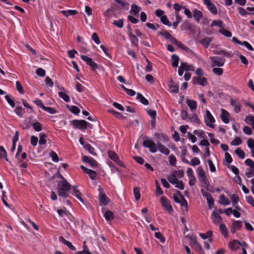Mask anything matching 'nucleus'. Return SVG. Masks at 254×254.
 <instances>
[{
  "label": "nucleus",
  "instance_id": "nucleus-10",
  "mask_svg": "<svg viewBox=\"0 0 254 254\" xmlns=\"http://www.w3.org/2000/svg\"><path fill=\"white\" fill-rule=\"evenodd\" d=\"M211 60L212 63V66H221L224 64L225 60L224 58H221L218 57H214L211 58Z\"/></svg>",
  "mask_w": 254,
  "mask_h": 254
},
{
  "label": "nucleus",
  "instance_id": "nucleus-5",
  "mask_svg": "<svg viewBox=\"0 0 254 254\" xmlns=\"http://www.w3.org/2000/svg\"><path fill=\"white\" fill-rule=\"evenodd\" d=\"M99 191V200L101 203L104 205H107L109 204L110 199L107 196L106 194L103 192L102 188L99 187L98 188Z\"/></svg>",
  "mask_w": 254,
  "mask_h": 254
},
{
  "label": "nucleus",
  "instance_id": "nucleus-47",
  "mask_svg": "<svg viewBox=\"0 0 254 254\" xmlns=\"http://www.w3.org/2000/svg\"><path fill=\"white\" fill-rule=\"evenodd\" d=\"M59 96L60 98H61L63 100H64L66 102H70V98L69 96L65 93L63 92H59Z\"/></svg>",
  "mask_w": 254,
  "mask_h": 254
},
{
  "label": "nucleus",
  "instance_id": "nucleus-41",
  "mask_svg": "<svg viewBox=\"0 0 254 254\" xmlns=\"http://www.w3.org/2000/svg\"><path fill=\"white\" fill-rule=\"evenodd\" d=\"M168 180L172 184L175 185V184L177 183V182L178 181V179L177 178V176H176V175L172 173V175L168 177Z\"/></svg>",
  "mask_w": 254,
  "mask_h": 254
},
{
  "label": "nucleus",
  "instance_id": "nucleus-48",
  "mask_svg": "<svg viewBox=\"0 0 254 254\" xmlns=\"http://www.w3.org/2000/svg\"><path fill=\"white\" fill-rule=\"evenodd\" d=\"M197 174L198 179L206 176L203 169L201 166L197 168Z\"/></svg>",
  "mask_w": 254,
  "mask_h": 254
},
{
  "label": "nucleus",
  "instance_id": "nucleus-13",
  "mask_svg": "<svg viewBox=\"0 0 254 254\" xmlns=\"http://www.w3.org/2000/svg\"><path fill=\"white\" fill-rule=\"evenodd\" d=\"M241 246V242L237 240H234L228 244V247L233 251L237 250Z\"/></svg>",
  "mask_w": 254,
  "mask_h": 254
},
{
  "label": "nucleus",
  "instance_id": "nucleus-46",
  "mask_svg": "<svg viewBox=\"0 0 254 254\" xmlns=\"http://www.w3.org/2000/svg\"><path fill=\"white\" fill-rule=\"evenodd\" d=\"M133 194L136 200H138L140 198V189L138 187L133 188Z\"/></svg>",
  "mask_w": 254,
  "mask_h": 254
},
{
  "label": "nucleus",
  "instance_id": "nucleus-51",
  "mask_svg": "<svg viewBox=\"0 0 254 254\" xmlns=\"http://www.w3.org/2000/svg\"><path fill=\"white\" fill-rule=\"evenodd\" d=\"M169 162L172 166H175L177 164L176 157L174 155H170L169 157Z\"/></svg>",
  "mask_w": 254,
  "mask_h": 254
},
{
  "label": "nucleus",
  "instance_id": "nucleus-29",
  "mask_svg": "<svg viewBox=\"0 0 254 254\" xmlns=\"http://www.w3.org/2000/svg\"><path fill=\"white\" fill-rule=\"evenodd\" d=\"M104 216L107 221H111L114 218V213L110 210L106 211L104 214Z\"/></svg>",
  "mask_w": 254,
  "mask_h": 254
},
{
  "label": "nucleus",
  "instance_id": "nucleus-17",
  "mask_svg": "<svg viewBox=\"0 0 254 254\" xmlns=\"http://www.w3.org/2000/svg\"><path fill=\"white\" fill-rule=\"evenodd\" d=\"M233 205L238 210H241V208L237 205V204L239 201V198L238 195L236 194H233L230 195Z\"/></svg>",
  "mask_w": 254,
  "mask_h": 254
},
{
  "label": "nucleus",
  "instance_id": "nucleus-31",
  "mask_svg": "<svg viewBox=\"0 0 254 254\" xmlns=\"http://www.w3.org/2000/svg\"><path fill=\"white\" fill-rule=\"evenodd\" d=\"M84 148L88 151V152L93 155H96V153L95 151L94 148L88 143H85L84 144Z\"/></svg>",
  "mask_w": 254,
  "mask_h": 254
},
{
  "label": "nucleus",
  "instance_id": "nucleus-1",
  "mask_svg": "<svg viewBox=\"0 0 254 254\" xmlns=\"http://www.w3.org/2000/svg\"><path fill=\"white\" fill-rule=\"evenodd\" d=\"M61 178L63 179V181H60L58 184L57 191L59 196L66 198L68 196V192L70 190L71 186L70 184L61 175Z\"/></svg>",
  "mask_w": 254,
  "mask_h": 254
},
{
  "label": "nucleus",
  "instance_id": "nucleus-8",
  "mask_svg": "<svg viewBox=\"0 0 254 254\" xmlns=\"http://www.w3.org/2000/svg\"><path fill=\"white\" fill-rule=\"evenodd\" d=\"M160 202L162 206L169 212L173 210V208L171 205L170 202L165 196H162L160 198Z\"/></svg>",
  "mask_w": 254,
  "mask_h": 254
},
{
  "label": "nucleus",
  "instance_id": "nucleus-37",
  "mask_svg": "<svg viewBox=\"0 0 254 254\" xmlns=\"http://www.w3.org/2000/svg\"><path fill=\"white\" fill-rule=\"evenodd\" d=\"M108 155L110 158L115 162L119 159L118 155L114 151L111 150L108 151Z\"/></svg>",
  "mask_w": 254,
  "mask_h": 254
},
{
  "label": "nucleus",
  "instance_id": "nucleus-38",
  "mask_svg": "<svg viewBox=\"0 0 254 254\" xmlns=\"http://www.w3.org/2000/svg\"><path fill=\"white\" fill-rule=\"evenodd\" d=\"M47 136L44 133H40L39 136V144L40 145H44L46 143Z\"/></svg>",
  "mask_w": 254,
  "mask_h": 254
},
{
  "label": "nucleus",
  "instance_id": "nucleus-59",
  "mask_svg": "<svg viewBox=\"0 0 254 254\" xmlns=\"http://www.w3.org/2000/svg\"><path fill=\"white\" fill-rule=\"evenodd\" d=\"M160 19H161V21L164 25H168L169 26H171V23L169 22L166 15L162 16Z\"/></svg>",
  "mask_w": 254,
  "mask_h": 254
},
{
  "label": "nucleus",
  "instance_id": "nucleus-15",
  "mask_svg": "<svg viewBox=\"0 0 254 254\" xmlns=\"http://www.w3.org/2000/svg\"><path fill=\"white\" fill-rule=\"evenodd\" d=\"M230 114L228 111L224 109H221V114L220 118L222 122L225 124H228L229 120Z\"/></svg>",
  "mask_w": 254,
  "mask_h": 254
},
{
  "label": "nucleus",
  "instance_id": "nucleus-40",
  "mask_svg": "<svg viewBox=\"0 0 254 254\" xmlns=\"http://www.w3.org/2000/svg\"><path fill=\"white\" fill-rule=\"evenodd\" d=\"M211 26H219L220 29L224 28L223 21L220 20H214L211 24Z\"/></svg>",
  "mask_w": 254,
  "mask_h": 254
},
{
  "label": "nucleus",
  "instance_id": "nucleus-3",
  "mask_svg": "<svg viewBox=\"0 0 254 254\" xmlns=\"http://www.w3.org/2000/svg\"><path fill=\"white\" fill-rule=\"evenodd\" d=\"M204 122L207 127H209L211 128L214 127L213 123L215 122V120L209 111L207 110L206 111V114L204 117Z\"/></svg>",
  "mask_w": 254,
  "mask_h": 254
},
{
  "label": "nucleus",
  "instance_id": "nucleus-16",
  "mask_svg": "<svg viewBox=\"0 0 254 254\" xmlns=\"http://www.w3.org/2000/svg\"><path fill=\"white\" fill-rule=\"evenodd\" d=\"M230 102L231 104L234 107V111L237 113H239L242 107L240 103L238 101L233 99H231Z\"/></svg>",
  "mask_w": 254,
  "mask_h": 254
},
{
  "label": "nucleus",
  "instance_id": "nucleus-50",
  "mask_svg": "<svg viewBox=\"0 0 254 254\" xmlns=\"http://www.w3.org/2000/svg\"><path fill=\"white\" fill-rule=\"evenodd\" d=\"M0 158H3L8 161L7 152L3 146H0Z\"/></svg>",
  "mask_w": 254,
  "mask_h": 254
},
{
  "label": "nucleus",
  "instance_id": "nucleus-23",
  "mask_svg": "<svg viewBox=\"0 0 254 254\" xmlns=\"http://www.w3.org/2000/svg\"><path fill=\"white\" fill-rule=\"evenodd\" d=\"M136 99L144 105H147L149 104V102L147 99H146L140 93H137Z\"/></svg>",
  "mask_w": 254,
  "mask_h": 254
},
{
  "label": "nucleus",
  "instance_id": "nucleus-43",
  "mask_svg": "<svg viewBox=\"0 0 254 254\" xmlns=\"http://www.w3.org/2000/svg\"><path fill=\"white\" fill-rule=\"evenodd\" d=\"M108 112L111 114H112L115 117L118 119L125 118V117L122 115V114L115 111L114 109H109L108 110Z\"/></svg>",
  "mask_w": 254,
  "mask_h": 254
},
{
  "label": "nucleus",
  "instance_id": "nucleus-53",
  "mask_svg": "<svg viewBox=\"0 0 254 254\" xmlns=\"http://www.w3.org/2000/svg\"><path fill=\"white\" fill-rule=\"evenodd\" d=\"M235 153L239 156L241 159H244L245 156V152L240 148H237L235 151Z\"/></svg>",
  "mask_w": 254,
  "mask_h": 254
},
{
  "label": "nucleus",
  "instance_id": "nucleus-12",
  "mask_svg": "<svg viewBox=\"0 0 254 254\" xmlns=\"http://www.w3.org/2000/svg\"><path fill=\"white\" fill-rule=\"evenodd\" d=\"M242 227V222L240 220H235L233 222L231 228V232L234 234Z\"/></svg>",
  "mask_w": 254,
  "mask_h": 254
},
{
  "label": "nucleus",
  "instance_id": "nucleus-60",
  "mask_svg": "<svg viewBox=\"0 0 254 254\" xmlns=\"http://www.w3.org/2000/svg\"><path fill=\"white\" fill-rule=\"evenodd\" d=\"M113 24L120 28H122L124 25V19H121L119 20H115L113 22Z\"/></svg>",
  "mask_w": 254,
  "mask_h": 254
},
{
  "label": "nucleus",
  "instance_id": "nucleus-54",
  "mask_svg": "<svg viewBox=\"0 0 254 254\" xmlns=\"http://www.w3.org/2000/svg\"><path fill=\"white\" fill-rule=\"evenodd\" d=\"M181 65L183 66V68L184 70L186 71H193L194 70V68L193 66L191 65H189L186 63H181Z\"/></svg>",
  "mask_w": 254,
  "mask_h": 254
},
{
  "label": "nucleus",
  "instance_id": "nucleus-61",
  "mask_svg": "<svg viewBox=\"0 0 254 254\" xmlns=\"http://www.w3.org/2000/svg\"><path fill=\"white\" fill-rule=\"evenodd\" d=\"M43 110L51 114H54L57 112V111L54 108L51 107H46L43 108Z\"/></svg>",
  "mask_w": 254,
  "mask_h": 254
},
{
  "label": "nucleus",
  "instance_id": "nucleus-25",
  "mask_svg": "<svg viewBox=\"0 0 254 254\" xmlns=\"http://www.w3.org/2000/svg\"><path fill=\"white\" fill-rule=\"evenodd\" d=\"M177 194L180 196L181 198V203H179L181 205V206H184L187 209L188 207V202L187 200L185 199L184 196L182 195L181 191L179 190H176Z\"/></svg>",
  "mask_w": 254,
  "mask_h": 254
},
{
  "label": "nucleus",
  "instance_id": "nucleus-6",
  "mask_svg": "<svg viewBox=\"0 0 254 254\" xmlns=\"http://www.w3.org/2000/svg\"><path fill=\"white\" fill-rule=\"evenodd\" d=\"M143 146L145 148H148L152 153H155L157 150L156 149V144L150 139L145 140L142 143Z\"/></svg>",
  "mask_w": 254,
  "mask_h": 254
},
{
  "label": "nucleus",
  "instance_id": "nucleus-2",
  "mask_svg": "<svg viewBox=\"0 0 254 254\" xmlns=\"http://www.w3.org/2000/svg\"><path fill=\"white\" fill-rule=\"evenodd\" d=\"M70 124L73 126L74 128L81 130L86 129L88 127L91 128L92 126L90 123L83 120L75 119L70 121Z\"/></svg>",
  "mask_w": 254,
  "mask_h": 254
},
{
  "label": "nucleus",
  "instance_id": "nucleus-30",
  "mask_svg": "<svg viewBox=\"0 0 254 254\" xmlns=\"http://www.w3.org/2000/svg\"><path fill=\"white\" fill-rule=\"evenodd\" d=\"M198 179L201 184V186L203 188L207 189L209 185V182L208 180L207 177L205 176L203 178H200Z\"/></svg>",
  "mask_w": 254,
  "mask_h": 254
},
{
  "label": "nucleus",
  "instance_id": "nucleus-20",
  "mask_svg": "<svg viewBox=\"0 0 254 254\" xmlns=\"http://www.w3.org/2000/svg\"><path fill=\"white\" fill-rule=\"evenodd\" d=\"M193 16L195 21L197 23H199L200 22V19L203 17V14L201 11L197 9H195L193 11Z\"/></svg>",
  "mask_w": 254,
  "mask_h": 254
},
{
  "label": "nucleus",
  "instance_id": "nucleus-49",
  "mask_svg": "<svg viewBox=\"0 0 254 254\" xmlns=\"http://www.w3.org/2000/svg\"><path fill=\"white\" fill-rule=\"evenodd\" d=\"M219 32L227 37H231L232 36V33L229 30L223 28L220 29Z\"/></svg>",
  "mask_w": 254,
  "mask_h": 254
},
{
  "label": "nucleus",
  "instance_id": "nucleus-26",
  "mask_svg": "<svg viewBox=\"0 0 254 254\" xmlns=\"http://www.w3.org/2000/svg\"><path fill=\"white\" fill-rule=\"evenodd\" d=\"M245 121L247 124L251 125L254 130V116L251 115L247 116Z\"/></svg>",
  "mask_w": 254,
  "mask_h": 254
},
{
  "label": "nucleus",
  "instance_id": "nucleus-18",
  "mask_svg": "<svg viewBox=\"0 0 254 254\" xmlns=\"http://www.w3.org/2000/svg\"><path fill=\"white\" fill-rule=\"evenodd\" d=\"M76 186H73L72 187V191L71 193L75 195L79 200L81 202H83V200L82 198V194L80 191L77 189Z\"/></svg>",
  "mask_w": 254,
  "mask_h": 254
},
{
  "label": "nucleus",
  "instance_id": "nucleus-14",
  "mask_svg": "<svg viewBox=\"0 0 254 254\" xmlns=\"http://www.w3.org/2000/svg\"><path fill=\"white\" fill-rule=\"evenodd\" d=\"M157 148L161 153L166 155H169L170 152V150L159 141L157 143L156 148Z\"/></svg>",
  "mask_w": 254,
  "mask_h": 254
},
{
  "label": "nucleus",
  "instance_id": "nucleus-35",
  "mask_svg": "<svg viewBox=\"0 0 254 254\" xmlns=\"http://www.w3.org/2000/svg\"><path fill=\"white\" fill-rule=\"evenodd\" d=\"M68 110L73 114L77 115L80 113V109L76 106H68Z\"/></svg>",
  "mask_w": 254,
  "mask_h": 254
},
{
  "label": "nucleus",
  "instance_id": "nucleus-57",
  "mask_svg": "<svg viewBox=\"0 0 254 254\" xmlns=\"http://www.w3.org/2000/svg\"><path fill=\"white\" fill-rule=\"evenodd\" d=\"M242 142V139L239 137H236L231 142L232 145L236 146L241 144Z\"/></svg>",
  "mask_w": 254,
  "mask_h": 254
},
{
  "label": "nucleus",
  "instance_id": "nucleus-11",
  "mask_svg": "<svg viewBox=\"0 0 254 254\" xmlns=\"http://www.w3.org/2000/svg\"><path fill=\"white\" fill-rule=\"evenodd\" d=\"M80 168L85 173L89 176L92 180H95L97 176V173L95 171L89 169L83 165H81Z\"/></svg>",
  "mask_w": 254,
  "mask_h": 254
},
{
  "label": "nucleus",
  "instance_id": "nucleus-34",
  "mask_svg": "<svg viewBox=\"0 0 254 254\" xmlns=\"http://www.w3.org/2000/svg\"><path fill=\"white\" fill-rule=\"evenodd\" d=\"M155 136H157L159 139L163 140L164 142H167L169 140L168 136L166 134L163 133H156Z\"/></svg>",
  "mask_w": 254,
  "mask_h": 254
},
{
  "label": "nucleus",
  "instance_id": "nucleus-33",
  "mask_svg": "<svg viewBox=\"0 0 254 254\" xmlns=\"http://www.w3.org/2000/svg\"><path fill=\"white\" fill-rule=\"evenodd\" d=\"M171 60L172 62V66L174 67L178 66L179 57L176 55H173L171 57Z\"/></svg>",
  "mask_w": 254,
  "mask_h": 254
},
{
  "label": "nucleus",
  "instance_id": "nucleus-24",
  "mask_svg": "<svg viewBox=\"0 0 254 254\" xmlns=\"http://www.w3.org/2000/svg\"><path fill=\"white\" fill-rule=\"evenodd\" d=\"M219 230L225 238L228 236V230L225 224L222 223L219 225Z\"/></svg>",
  "mask_w": 254,
  "mask_h": 254
},
{
  "label": "nucleus",
  "instance_id": "nucleus-45",
  "mask_svg": "<svg viewBox=\"0 0 254 254\" xmlns=\"http://www.w3.org/2000/svg\"><path fill=\"white\" fill-rule=\"evenodd\" d=\"M214 52V54L216 55H222L227 58L230 57L231 56V54L223 50H216Z\"/></svg>",
  "mask_w": 254,
  "mask_h": 254
},
{
  "label": "nucleus",
  "instance_id": "nucleus-64",
  "mask_svg": "<svg viewBox=\"0 0 254 254\" xmlns=\"http://www.w3.org/2000/svg\"><path fill=\"white\" fill-rule=\"evenodd\" d=\"M16 89L17 90V91L19 92V93L20 94H24V90L22 87V85L18 80H17L16 82Z\"/></svg>",
  "mask_w": 254,
  "mask_h": 254
},
{
  "label": "nucleus",
  "instance_id": "nucleus-58",
  "mask_svg": "<svg viewBox=\"0 0 254 254\" xmlns=\"http://www.w3.org/2000/svg\"><path fill=\"white\" fill-rule=\"evenodd\" d=\"M200 164V161L199 159L197 157H194L192 158L190 162V164L192 166H195L196 165H199Z\"/></svg>",
  "mask_w": 254,
  "mask_h": 254
},
{
  "label": "nucleus",
  "instance_id": "nucleus-62",
  "mask_svg": "<svg viewBox=\"0 0 254 254\" xmlns=\"http://www.w3.org/2000/svg\"><path fill=\"white\" fill-rule=\"evenodd\" d=\"M182 26L183 30H190L192 29L191 24L188 21H185Z\"/></svg>",
  "mask_w": 254,
  "mask_h": 254
},
{
  "label": "nucleus",
  "instance_id": "nucleus-52",
  "mask_svg": "<svg viewBox=\"0 0 254 254\" xmlns=\"http://www.w3.org/2000/svg\"><path fill=\"white\" fill-rule=\"evenodd\" d=\"M155 237L157 239H159L161 243H164L165 242V238L163 235L159 232L155 233Z\"/></svg>",
  "mask_w": 254,
  "mask_h": 254
},
{
  "label": "nucleus",
  "instance_id": "nucleus-63",
  "mask_svg": "<svg viewBox=\"0 0 254 254\" xmlns=\"http://www.w3.org/2000/svg\"><path fill=\"white\" fill-rule=\"evenodd\" d=\"M156 186V193L157 195H162L163 194V191L161 189L159 183L157 181H155Z\"/></svg>",
  "mask_w": 254,
  "mask_h": 254
},
{
  "label": "nucleus",
  "instance_id": "nucleus-32",
  "mask_svg": "<svg viewBox=\"0 0 254 254\" xmlns=\"http://www.w3.org/2000/svg\"><path fill=\"white\" fill-rule=\"evenodd\" d=\"M4 98L11 107L14 108L15 107V104L14 102L13 97L11 95H6L5 96Z\"/></svg>",
  "mask_w": 254,
  "mask_h": 254
},
{
  "label": "nucleus",
  "instance_id": "nucleus-22",
  "mask_svg": "<svg viewBox=\"0 0 254 254\" xmlns=\"http://www.w3.org/2000/svg\"><path fill=\"white\" fill-rule=\"evenodd\" d=\"M212 41L211 37H206L199 41V43L205 48H207Z\"/></svg>",
  "mask_w": 254,
  "mask_h": 254
},
{
  "label": "nucleus",
  "instance_id": "nucleus-27",
  "mask_svg": "<svg viewBox=\"0 0 254 254\" xmlns=\"http://www.w3.org/2000/svg\"><path fill=\"white\" fill-rule=\"evenodd\" d=\"M219 202L220 204L224 205H229L230 201L225 197L224 194H222L219 196Z\"/></svg>",
  "mask_w": 254,
  "mask_h": 254
},
{
  "label": "nucleus",
  "instance_id": "nucleus-21",
  "mask_svg": "<svg viewBox=\"0 0 254 254\" xmlns=\"http://www.w3.org/2000/svg\"><path fill=\"white\" fill-rule=\"evenodd\" d=\"M211 217L212 219V221L215 224H218L221 221V217L219 214L215 211H213L212 215Z\"/></svg>",
  "mask_w": 254,
  "mask_h": 254
},
{
  "label": "nucleus",
  "instance_id": "nucleus-4",
  "mask_svg": "<svg viewBox=\"0 0 254 254\" xmlns=\"http://www.w3.org/2000/svg\"><path fill=\"white\" fill-rule=\"evenodd\" d=\"M200 192L202 195L206 198L209 209H211L214 206V199L212 196L203 189H201Z\"/></svg>",
  "mask_w": 254,
  "mask_h": 254
},
{
  "label": "nucleus",
  "instance_id": "nucleus-39",
  "mask_svg": "<svg viewBox=\"0 0 254 254\" xmlns=\"http://www.w3.org/2000/svg\"><path fill=\"white\" fill-rule=\"evenodd\" d=\"M212 235L213 232L211 230L208 231L206 233H199V236L204 240L211 237Z\"/></svg>",
  "mask_w": 254,
  "mask_h": 254
},
{
  "label": "nucleus",
  "instance_id": "nucleus-56",
  "mask_svg": "<svg viewBox=\"0 0 254 254\" xmlns=\"http://www.w3.org/2000/svg\"><path fill=\"white\" fill-rule=\"evenodd\" d=\"M188 120L193 122L197 124H199L200 123V121L196 114H194L191 117L189 118Z\"/></svg>",
  "mask_w": 254,
  "mask_h": 254
},
{
  "label": "nucleus",
  "instance_id": "nucleus-55",
  "mask_svg": "<svg viewBox=\"0 0 254 254\" xmlns=\"http://www.w3.org/2000/svg\"><path fill=\"white\" fill-rule=\"evenodd\" d=\"M23 109L22 107H16L14 110V112L19 117H22Z\"/></svg>",
  "mask_w": 254,
  "mask_h": 254
},
{
  "label": "nucleus",
  "instance_id": "nucleus-9",
  "mask_svg": "<svg viewBox=\"0 0 254 254\" xmlns=\"http://www.w3.org/2000/svg\"><path fill=\"white\" fill-rule=\"evenodd\" d=\"M203 2L211 13L214 15L217 13V7L210 0H203Z\"/></svg>",
  "mask_w": 254,
  "mask_h": 254
},
{
  "label": "nucleus",
  "instance_id": "nucleus-44",
  "mask_svg": "<svg viewBox=\"0 0 254 254\" xmlns=\"http://www.w3.org/2000/svg\"><path fill=\"white\" fill-rule=\"evenodd\" d=\"M32 127H33V129L36 131L39 132L42 130V124L38 122H36L33 123L32 124Z\"/></svg>",
  "mask_w": 254,
  "mask_h": 254
},
{
  "label": "nucleus",
  "instance_id": "nucleus-36",
  "mask_svg": "<svg viewBox=\"0 0 254 254\" xmlns=\"http://www.w3.org/2000/svg\"><path fill=\"white\" fill-rule=\"evenodd\" d=\"M61 12L66 17H68L69 15H74L78 13L76 10H62Z\"/></svg>",
  "mask_w": 254,
  "mask_h": 254
},
{
  "label": "nucleus",
  "instance_id": "nucleus-42",
  "mask_svg": "<svg viewBox=\"0 0 254 254\" xmlns=\"http://www.w3.org/2000/svg\"><path fill=\"white\" fill-rule=\"evenodd\" d=\"M141 8L135 4H132L131 6V12L134 15H137L140 11Z\"/></svg>",
  "mask_w": 254,
  "mask_h": 254
},
{
  "label": "nucleus",
  "instance_id": "nucleus-19",
  "mask_svg": "<svg viewBox=\"0 0 254 254\" xmlns=\"http://www.w3.org/2000/svg\"><path fill=\"white\" fill-rule=\"evenodd\" d=\"M168 85L171 92L176 93L179 92V85L177 84H175L173 80H170Z\"/></svg>",
  "mask_w": 254,
  "mask_h": 254
},
{
  "label": "nucleus",
  "instance_id": "nucleus-7",
  "mask_svg": "<svg viewBox=\"0 0 254 254\" xmlns=\"http://www.w3.org/2000/svg\"><path fill=\"white\" fill-rule=\"evenodd\" d=\"M81 59L86 62V63L89 65L91 68L92 69H96L98 68V66L97 64H96L91 58H89L86 56L81 55Z\"/></svg>",
  "mask_w": 254,
  "mask_h": 254
},
{
  "label": "nucleus",
  "instance_id": "nucleus-28",
  "mask_svg": "<svg viewBox=\"0 0 254 254\" xmlns=\"http://www.w3.org/2000/svg\"><path fill=\"white\" fill-rule=\"evenodd\" d=\"M187 104L191 111L195 110L197 107V103L194 100L188 99Z\"/></svg>",
  "mask_w": 254,
  "mask_h": 254
}]
</instances>
